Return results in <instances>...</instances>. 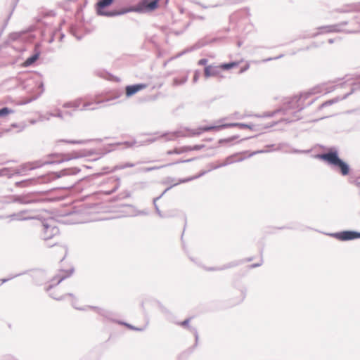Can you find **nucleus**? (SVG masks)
<instances>
[{"label":"nucleus","instance_id":"nucleus-1","mask_svg":"<svg viewBox=\"0 0 360 360\" xmlns=\"http://www.w3.org/2000/svg\"><path fill=\"white\" fill-rule=\"evenodd\" d=\"M79 172L80 169L77 167L66 168L59 172H51L46 175L38 176L37 178H31L17 181L15 185L17 187H27L32 184L47 183L64 176L75 175L78 174Z\"/></svg>","mask_w":360,"mask_h":360},{"label":"nucleus","instance_id":"nucleus-2","mask_svg":"<svg viewBox=\"0 0 360 360\" xmlns=\"http://www.w3.org/2000/svg\"><path fill=\"white\" fill-rule=\"evenodd\" d=\"M317 157L338 171L342 176H345L349 175L351 169L350 167L345 161L340 158L338 150L336 148H329L326 153L319 154Z\"/></svg>","mask_w":360,"mask_h":360},{"label":"nucleus","instance_id":"nucleus-3","mask_svg":"<svg viewBox=\"0 0 360 360\" xmlns=\"http://www.w3.org/2000/svg\"><path fill=\"white\" fill-rule=\"evenodd\" d=\"M46 200L44 193L41 192H30L23 195H14L13 202L22 205L41 203Z\"/></svg>","mask_w":360,"mask_h":360},{"label":"nucleus","instance_id":"nucleus-4","mask_svg":"<svg viewBox=\"0 0 360 360\" xmlns=\"http://www.w3.org/2000/svg\"><path fill=\"white\" fill-rule=\"evenodd\" d=\"M82 155H79L77 152L72 153H51L48 155V160H45L47 165L59 164L65 161H68L72 159H77L81 158Z\"/></svg>","mask_w":360,"mask_h":360},{"label":"nucleus","instance_id":"nucleus-5","mask_svg":"<svg viewBox=\"0 0 360 360\" xmlns=\"http://www.w3.org/2000/svg\"><path fill=\"white\" fill-rule=\"evenodd\" d=\"M160 0H141L136 5V13H146L155 11Z\"/></svg>","mask_w":360,"mask_h":360},{"label":"nucleus","instance_id":"nucleus-6","mask_svg":"<svg viewBox=\"0 0 360 360\" xmlns=\"http://www.w3.org/2000/svg\"><path fill=\"white\" fill-rule=\"evenodd\" d=\"M47 165L45 160H37L32 162H26L18 167L14 168V174L18 175H23L26 172L33 170L36 168H39L44 165Z\"/></svg>","mask_w":360,"mask_h":360},{"label":"nucleus","instance_id":"nucleus-7","mask_svg":"<svg viewBox=\"0 0 360 360\" xmlns=\"http://www.w3.org/2000/svg\"><path fill=\"white\" fill-rule=\"evenodd\" d=\"M330 236L341 241H347L360 238V232L347 230L333 233Z\"/></svg>","mask_w":360,"mask_h":360},{"label":"nucleus","instance_id":"nucleus-8","mask_svg":"<svg viewBox=\"0 0 360 360\" xmlns=\"http://www.w3.org/2000/svg\"><path fill=\"white\" fill-rule=\"evenodd\" d=\"M318 29L320 30L319 32H314L310 34H304L302 37H301V38L307 39L311 37H316L319 34L323 33L340 32L342 31V30L339 28V25H335L322 26L319 27Z\"/></svg>","mask_w":360,"mask_h":360},{"label":"nucleus","instance_id":"nucleus-9","mask_svg":"<svg viewBox=\"0 0 360 360\" xmlns=\"http://www.w3.org/2000/svg\"><path fill=\"white\" fill-rule=\"evenodd\" d=\"M43 239L47 240L59 233V229L53 224L43 223Z\"/></svg>","mask_w":360,"mask_h":360},{"label":"nucleus","instance_id":"nucleus-10","mask_svg":"<svg viewBox=\"0 0 360 360\" xmlns=\"http://www.w3.org/2000/svg\"><path fill=\"white\" fill-rule=\"evenodd\" d=\"M114 0H99L96 4L97 14L102 16L111 17L112 11H104L103 9L110 6Z\"/></svg>","mask_w":360,"mask_h":360},{"label":"nucleus","instance_id":"nucleus-11","mask_svg":"<svg viewBox=\"0 0 360 360\" xmlns=\"http://www.w3.org/2000/svg\"><path fill=\"white\" fill-rule=\"evenodd\" d=\"M356 91H357V87H355V86H354V85H352V88H351L350 91H349L348 93L345 94L342 97L337 96V97H335L334 98L328 100V101L323 102L322 104H321L319 105V109L321 110L322 108L328 107L329 105H333L334 103H338L340 101L346 99L349 95H351L352 94H353Z\"/></svg>","mask_w":360,"mask_h":360},{"label":"nucleus","instance_id":"nucleus-12","mask_svg":"<svg viewBox=\"0 0 360 360\" xmlns=\"http://www.w3.org/2000/svg\"><path fill=\"white\" fill-rule=\"evenodd\" d=\"M74 271V269H70L68 271H62L61 273H60L58 275H57L56 276H55L53 279H52V282H54V281H56V284H50L49 285H48L46 288V292H49L53 286L54 285H58L60 283H61L63 280H65V278H68L69 276H70L72 273Z\"/></svg>","mask_w":360,"mask_h":360},{"label":"nucleus","instance_id":"nucleus-13","mask_svg":"<svg viewBox=\"0 0 360 360\" xmlns=\"http://www.w3.org/2000/svg\"><path fill=\"white\" fill-rule=\"evenodd\" d=\"M302 96H295L293 98H291L290 100L286 103L287 109H295L297 108L298 110L295 112L294 117L295 120H299L300 117L297 115V113L300 112L304 107L300 106L299 102L301 100Z\"/></svg>","mask_w":360,"mask_h":360},{"label":"nucleus","instance_id":"nucleus-14","mask_svg":"<svg viewBox=\"0 0 360 360\" xmlns=\"http://www.w3.org/2000/svg\"><path fill=\"white\" fill-rule=\"evenodd\" d=\"M148 86L146 84H135L132 85H127L125 87V94L127 97H131L139 91L146 89Z\"/></svg>","mask_w":360,"mask_h":360},{"label":"nucleus","instance_id":"nucleus-15","mask_svg":"<svg viewBox=\"0 0 360 360\" xmlns=\"http://www.w3.org/2000/svg\"><path fill=\"white\" fill-rule=\"evenodd\" d=\"M30 212H31V211L28 210H22L19 212L10 214L8 216V217L10 218L11 220H13V221H25V220H30V219H35L34 217H32V216L24 217L25 214H27Z\"/></svg>","mask_w":360,"mask_h":360},{"label":"nucleus","instance_id":"nucleus-16","mask_svg":"<svg viewBox=\"0 0 360 360\" xmlns=\"http://www.w3.org/2000/svg\"><path fill=\"white\" fill-rule=\"evenodd\" d=\"M191 319H192V317H189V318L186 319L184 321H183L181 322H176V324L181 326L183 328H188L190 331H191L193 333V335L195 336V345L196 346L198 344V339H199V335H198L197 329L189 326V323Z\"/></svg>","mask_w":360,"mask_h":360},{"label":"nucleus","instance_id":"nucleus-17","mask_svg":"<svg viewBox=\"0 0 360 360\" xmlns=\"http://www.w3.org/2000/svg\"><path fill=\"white\" fill-rule=\"evenodd\" d=\"M241 263L242 262L233 261L219 266L205 267V269L207 271H224L228 269L236 267Z\"/></svg>","mask_w":360,"mask_h":360},{"label":"nucleus","instance_id":"nucleus-18","mask_svg":"<svg viewBox=\"0 0 360 360\" xmlns=\"http://www.w3.org/2000/svg\"><path fill=\"white\" fill-rule=\"evenodd\" d=\"M220 74L219 68L217 66L207 65L204 69V75L206 78L216 77Z\"/></svg>","mask_w":360,"mask_h":360},{"label":"nucleus","instance_id":"nucleus-19","mask_svg":"<svg viewBox=\"0 0 360 360\" xmlns=\"http://www.w3.org/2000/svg\"><path fill=\"white\" fill-rule=\"evenodd\" d=\"M83 99L82 98H78L72 101H68L63 103V107L65 108H72L74 109H77L82 104Z\"/></svg>","mask_w":360,"mask_h":360},{"label":"nucleus","instance_id":"nucleus-20","mask_svg":"<svg viewBox=\"0 0 360 360\" xmlns=\"http://www.w3.org/2000/svg\"><path fill=\"white\" fill-rule=\"evenodd\" d=\"M186 135L181 131H175L171 133L163 134L162 136L166 137L167 141H172L178 137L186 136Z\"/></svg>","mask_w":360,"mask_h":360},{"label":"nucleus","instance_id":"nucleus-21","mask_svg":"<svg viewBox=\"0 0 360 360\" xmlns=\"http://www.w3.org/2000/svg\"><path fill=\"white\" fill-rule=\"evenodd\" d=\"M275 124V123L272 124L270 126H264V127H259V125H255L252 124H245V123H240L239 128L240 129H249L251 130L257 131L262 129H267L270 127H272Z\"/></svg>","mask_w":360,"mask_h":360},{"label":"nucleus","instance_id":"nucleus-22","mask_svg":"<svg viewBox=\"0 0 360 360\" xmlns=\"http://www.w3.org/2000/svg\"><path fill=\"white\" fill-rule=\"evenodd\" d=\"M220 129H221V125L205 126V127H200L198 129V131L193 132L192 134L193 135H198V134H201L202 132H204V131H211V130H220Z\"/></svg>","mask_w":360,"mask_h":360},{"label":"nucleus","instance_id":"nucleus-23","mask_svg":"<svg viewBox=\"0 0 360 360\" xmlns=\"http://www.w3.org/2000/svg\"><path fill=\"white\" fill-rule=\"evenodd\" d=\"M39 52H37L28 57L23 63L24 67H29L33 65L39 58Z\"/></svg>","mask_w":360,"mask_h":360},{"label":"nucleus","instance_id":"nucleus-24","mask_svg":"<svg viewBox=\"0 0 360 360\" xmlns=\"http://www.w3.org/2000/svg\"><path fill=\"white\" fill-rule=\"evenodd\" d=\"M14 174V168L3 167L0 169V176H6L11 178Z\"/></svg>","mask_w":360,"mask_h":360},{"label":"nucleus","instance_id":"nucleus-25","mask_svg":"<svg viewBox=\"0 0 360 360\" xmlns=\"http://www.w3.org/2000/svg\"><path fill=\"white\" fill-rule=\"evenodd\" d=\"M190 148H186V146H182L180 148H176L173 150H169L167 152V155H173V154H181L184 153L188 152Z\"/></svg>","mask_w":360,"mask_h":360},{"label":"nucleus","instance_id":"nucleus-26","mask_svg":"<svg viewBox=\"0 0 360 360\" xmlns=\"http://www.w3.org/2000/svg\"><path fill=\"white\" fill-rule=\"evenodd\" d=\"M103 101H98V100H96L94 102H85L83 104V107L79 110L81 111H84V110H94L96 109H97V108L96 107H94V108H89L92 104L95 103V104H99L101 103H102Z\"/></svg>","mask_w":360,"mask_h":360},{"label":"nucleus","instance_id":"nucleus-27","mask_svg":"<svg viewBox=\"0 0 360 360\" xmlns=\"http://www.w3.org/2000/svg\"><path fill=\"white\" fill-rule=\"evenodd\" d=\"M207 172L208 171H202L197 175L190 176L188 178H185V179H179V183H186V182L191 181L192 180L200 178V177L202 176L203 175H205Z\"/></svg>","mask_w":360,"mask_h":360},{"label":"nucleus","instance_id":"nucleus-28","mask_svg":"<svg viewBox=\"0 0 360 360\" xmlns=\"http://www.w3.org/2000/svg\"><path fill=\"white\" fill-rule=\"evenodd\" d=\"M136 144V141H124V142H117L114 144H112L111 146L115 147V146H124V148H131Z\"/></svg>","mask_w":360,"mask_h":360},{"label":"nucleus","instance_id":"nucleus-29","mask_svg":"<svg viewBox=\"0 0 360 360\" xmlns=\"http://www.w3.org/2000/svg\"><path fill=\"white\" fill-rule=\"evenodd\" d=\"M238 63L237 62L225 63H222L220 65V68L224 70H229L232 69L234 67H236L238 65Z\"/></svg>","mask_w":360,"mask_h":360},{"label":"nucleus","instance_id":"nucleus-30","mask_svg":"<svg viewBox=\"0 0 360 360\" xmlns=\"http://www.w3.org/2000/svg\"><path fill=\"white\" fill-rule=\"evenodd\" d=\"M172 165V164H167V165H161V166H154V167H144V168L141 169V171L145 172H150V171H153V170L160 169L165 167L171 166Z\"/></svg>","mask_w":360,"mask_h":360},{"label":"nucleus","instance_id":"nucleus-31","mask_svg":"<svg viewBox=\"0 0 360 360\" xmlns=\"http://www.w3.org/2000/svg\"><path fill=\"white\" fill-rule=\"evenodd\" d=\"M14 111L8 108V107H3L0 108V117H6V115L13 113Z\"/></svg>","mask_w":360,"mask_h":360},{"label":"nucleus","instance_id":"nucleus-32","mask_svg":"<svg viewBox=\"0 0 360 360\" xmlns=\"http://www.w3.org/2000/svg\"><path fill=\"white\" fill-rule=\"evenodd\" d=\"M86 307L95 310L98 314L103 316H107V315L108 314V312L106 310L101 309L98 307L87 306Z\"/></svg>","mask_w":360,"mask_h":360},{"label":"nucleus","instance_id":"nucleus-33","mask_svg":"<svg viewBox=\"0 0 360 360\" xmlns=\"http://www.w3.org/2000/svg\"><path fill=\"white\" fill-rule=\"evenodd\" d=\"M281 111V109H278L277 110L273 112H264L263 115H255L257 117H271L276 115L277 112Z\"/></svg>","mask_w":360,"mask_h":360},{"label":"nucleus","instance_id":"nucleus-34","mask_svg":"<svg viewBox=\"0 0 360 360\" xmlns=\"http://www.w3.org/2000/svg\"><path fill=\"white\" fill-rule=\"evenodd\" d=\"M202 46V44H200V43H196L195 44H194L193 46L190 47V48H188L186 49L185 51H184L181 53H180L179 55L181 56L182 54L184 53H188V52H191L192 51H194V50H196V49H198L200 48H201Z\"/></svg>","mask_w":360,"mask_h":360},{"label":"nucleus","instance_id":"nucleus-35","mask_svg":"<svg viewBox=\"0 0 360 360\" xmlns=\"http://www.w3.org/2000/svg\"><path fill=\"white\" fill-rule=\"evenodd\" d=\"M50 297H51L54 300H63L64 298H65V295H63V296H58L57 295H56L55 293H50L49 294ZM65 296H70V297H72L73 298H75V296L72 294V293H68V294H66Z\"/></svg>","mask_w":360,"mask_h":360},{"label":"nucleus","instance_id":"nucleus-36","mask_svg":"<svg viewBox=\"0 0 360 360\" xmlns=\"http://www.w3.org/2000/svg\"><path fill=\"white\" fill-rule=\"evenodd\" d=\"M59 141L60 142H65V143H72V144H82V143H85L84 141H82V140H65V139H62V140H60Z\"/></svg>","mask_w":360,"mask_h":360},{"label":"nucleus","instance_id":"nucleus-37","mask_svg":"<svg viewBox=\"0 0 360 360\" xmlns=\"http://www.w3.org/2000/svg\"><path fill=\"white\" fill-rule=\"evenodd\" d=\"M70 32L76 37L77 40L82 39V36L77 35V29L75 26L72 25L70 27Z\"/></svg>","mask_w":360,"mask_h":360},{"label":"nucleus","instance_id":"nucleus-38","mask_svg":"<svg viewBox=\"0 0 360 360\" xmlns=\"http://www.w3.org/2000/svg\"><path fill=\"white\" fill-rule=\"evenodd\" d=\"M127 13V11L125 8H122L120 11H112V13L111 15V17L116 16V15H120Z\"/></svg>","mask_w":360,"mask_h":360},{"label":"nucleus","instance_id":"nucleus-39","mask_svg":"<svg viewBox=\"0 0 360 360\" xmlns=\"http://www.w3.org/2000/svg\"><path fill=\"white\" fill-rule=\"evenodd\" d=\"M237 138H238L237 136H231V137L227 138V139H220L219 141V143H221V144L224 143H229V142H231V141H234Z\"/></svg>","mask_w":360,"mask_h":360},{"label":"nucleus","instance_id":"nucleus-40","mask_svg":"<svg viewBox=\"0 0 360 360\" xmlns=\"http://www.w3.org/2000/svg\"><path fill=\"white\" fill-rule=\"evenodd\" d=\"M239 124H240V123H238V122L226 123V124H221V129H226V128H229V127H239Z\"/></svg>","mask_w":360,"mask_h":360},{"label":"nucleus","instance_id":"nucleus-41","mask_svg":"<svg viewBox=\"0 0 360 360\" xmlns=\"http://www.w3.org/2000/svg\"><path fill=\"white\" fill-rule=\"evenodd\" d=\"M154 205V207H155V212L156 213L158 214V216L161 218H165V217H167V216L165 215L162 214V212L160 211V210L159 209V207L158 205H157V203H155L153 204Z\"/></svg>","mask_w":360,"mask_h":360},{"label":"nucleus","instance_id":"nucleus-42","mask_svg":"<svg viewBox=\"0 0 360 360\" xmlns=\"http://www.w3.org/2000/svg\"><path fill=\"white\" fill-rule=\"evenodd\" d=\"M187 80L186 77L182 78L181 79H179L177 78L174 79V85H181L184 84Z\"/></svg>","mask_w":360,"mask_h":360},{"label":"nucleus","instance_id":"nucleus-43","mask_svg":"<svg viewBox=\"0 0 360 360\" xmlns=\"http://www.w3.org/2000/svg\"><path fill=\"white\" fill-rule=\"evenodd\" d=\"M135 166V164L134 163H130V162H127V163H125L124 165H119L117 166V167L118 169H125L127 167H133Z\"/></svg>","mask_w":360,"mask_h":360},{"label":"nucleus","instance_id":"nucleus-44","mask_svg":"<svg viewBox=\"0 0 360 360\" xmlns=\"http://www.w3.org/2000/svg\"><path fill=\"white\" fill-rule=\"evenodd\" d=\"M204 147V145H195L193 146H186V148H190L189 151L191 150H199Z\"/></svg>","mask_w":360,"mask_h":360},{"label":"nucleus","instance_id":"nucleus-45","mask_svg":"<svg viewBox=\"0 0 360 360\" xmlns=\"http://www.w3.org/2000/svg\"><path fill=\"white\" fill-rule=\"evenodd\" d=\"M236 155H232L227 157V158L229 159V161L231 162V164H232L235 162L241 161L243 160V158H240L239 160H236Z\"/></svg>","mask_w":360,"mask_h":360},{"label":"nucleus","instance_id":"nucleus-46","mask_svg":"<svg viewBox=\"0 0 360 360\" xmlns=\"http://www.w3.org/2000/svg\"><path fill=\"white\" fill-rule=\"evenodd\" d=\"M50 115H51V116H53V117H58L60 119H63V114L60 110H58L57 113H56V114L51 113Z\"/></svg>","mask_w":360,"mask_h":360},{"label":"nucleus","instance_id":"nucleus-47","mask_svg":"<svg viewBox=\"0 0 360 360\" xmlns=\"http://www.w3.org/2000/svg\"><path fill=\"white\" fill-rule=\"evenodd\" d=\"M194 160H195V158H190V159H187V160H178V161H176V162H175L174 163H172V165H173L174 164H179V163L190 162H191V161H193Z\"/></svg>","mask_w":360,"mask_h":360},{"label":"nucleus","instance_id":"nucleus-48","mask_svg":"<svg viewBox=\"0 0 360 360\" xmlns=\"http://www.w3.org/2000/svg\"><path fill=\"white\" fill-rule=\"evenodd\" d=\"M351 85H354V86L357 87V91L360 90V78L351 83Z\"/></svg>","mask_w":360,"mask_h":360},{"label":"nucleus","instance_id":"nucleus-49","mask_svg":"<svg viewBox=\"0 0 360 360\" xmlns=\"http://www.w3.org/2000/svg\"><path fill=\"white\" fill-rule=\"evenodd\" d=\"M351 85H354V86L357 87V91L360 90V78L351 83Z\"/></svg>","mask_w":360,"mask_h":360},{"label":"nucleus","instance_id":"nucleus-50","mask_svg":"<svg viewBox=\"0 0 360 360\" xmlns=\"http://www.w3.org/2000/svg\"><path fill=\"white\" fill-rule=\"evenodd\" d=\"M22 274H15V275H14V276H11V277H10V278H3V279H1V283H6V282H7V281H8L9 280H11V279H12V278H15V277H17V276H20V275H22Z\"/></svg>","mask_w":360,"mask_h":360},{"label":"nucleus","instance_id":"nucleus-51","mask_svg":"<svg viewBox=\"0 0 360 360\" xmlns=\"http://www.w3.org/2000/svg\"><path fill=\"white\" fill-rule=\"evenodd\" d=\"M221 167V166H220V164L219 165H214V164H210V169H208V171H211V170H213V169H217L218 168H220Z\"/></svg>","mask_w":360,"mask_h":360},{"label":"nucleus","instance_id":"nucleus-52","mask_svg":"<svg viewBox=\"0 0 360 360\" xmlns=\"http://www.w3.org/2000/svg\"><path fill=\"white\" fill-rule=\"evenodd\" d=\"M208 62V60L207 58H202L198 60V64L199 65H205Z\"/></svg>","mask_w":360,"mask_h":360},{"label":"nucleus","instance_id":"nucleus-53","mask_svg":"<svg viewBox=\"0 0 360 360\" xmlns=\"http://www.w3.org/2000/svg\"><path fill=\"white\" fill-rule=\"evenodd\" d=\"M179 181L176 184H174L173 185L170 186L169 187L167 188L160 195H162V197L167 192L169 189H171L173 186H175L178 184H179Z\"/></svg>","mask_w":360,"mask_h":360},{"label":"nucleus","instance_id":"nucleus-54","mask_svg":"<svg viewBox=\"0 0 360 360\" xmlns=\"http://www.w3.org/2000/svg\"><path fill=\"white\" fill-rule=\"evenodd\" d=\"M72 306L75 309H78V310H81V311H84V310H86V308H81V307H77V303H76V301H75V300L72 301Z\"/></svg>","mask_w":360,"mask_h":360},{"label":"nucleus","instance_id":"nucleus-55","mask_svg":"<svg viewBox=\"0 0 360 360\" xmlns=\"http://www.w3.org/2000/svg\"><path fill=\"white\" fill-rule=\"evenodd\" d=\"M148 212L147 210H141V211H138L135 215L136 216V215H148Z\"/></svg>","mask_w":360,"mask_h":360},{"label":"nucleus","instance_id":"nucleus-56","mask_svg":"<svg viewBox=\"0 0 360 360\" xmlns=\"http://www.w3.org/2000/svg\"><path fill=\"white\" fill-rule=\"evenodd\" d=\"M126 10L127 11V13L136 12V6H131L128 8H126Z\"/></svg>","mask_w":360,"mask_h":360},{"label":"nucleus","instance_id":"nucleus-57","mask_svg":"<svg viewBox=\"0 0 360 360\" xmlns=\"http://www.w3.org/2000/svg\"><path fill=\"white\" fill-rule=\"evenodd\" d=\"M250 68V65L248 64L245 65L243 68H242L239 72V73H243L248 70Z\"/></svg>","mask_w":360,"mask_h":360},{"label":"nucleus","instance_id":"nucleus-58","mask_svg":"<svg viewBox=\"0 0 360 360\" xmlns=\"http://www.w3.org/2000/svg\"><path fill=\"white\" fill-rule=\"evenodd\" d=\"M231 164V162L229 161V159L226 158L223 163L220 164V166L225 167Z\"/></svg>","mask_w":360,"mask_h":360},{"label":"nucleus","instance_id":"nucleus-59","mask_svg":"<svg viewBox=\"0 0 360 360\" xmlns=\"http://www.w3.org/2000/svg\"><path fill=\"white\" fill-rule=\"evenodd\" d=\"M231 164V162L229 161V159L226 158L223 163L220 164V166L225 167Z\"/></svg>","mask_w":360,"mask_h":360},{"label":"nucleus","instance_id":"nucleus-60","mask_svg":"<svg viewBox=\"0 0 360 360\" xmlns=\"http://www.w3.org/2000/svg\"><path fill=\"white\" fill-rule=\"evenodd\" d=\"M262 264V260L259 263H255L250 265L251 269H254L258 266H260Z\"/></svg>","mask_w":360,"mask_h":360},{"label":"nucleus","instance_id":"nucleus-61","mask_svg":"<svg viewBox=\"0 0 360 360\" xmlns=\"http://www.w3.org/2000/svg\"><path fill=\"white\" fill-rule=\"evenodd\" d=\"M122 323V324L125 325V326H126L127 328H129V329H131V330L135 329V326H132V325H131V324H129V323H124V322H122V323Z\"/></svg>","mask_w":360,"mask_h":360},{"label":"nucleus","instance_id":"nucleus-62","mask_svg":"<svg viewBox=\"0 0 360 360\" xmlns=\"http://www.w3.org/2000/svg\"><path fill=\"white\" fill-rule=\"evenodd\" d=\"M155 141V139H148L146 141H144V142L141 143V144H139V146L144 145L146 143H152V142H153Z\"/></svg>","mask_w":360,"mask_h":360},{"label":"nucleus","instance_id":"nucleus-63","mask_svg":"<svg viewBox=\"0 0 360 360\" xmlns=\"http://www.w3.org/2000/svg\"><path fill=\"white\" fill-rule=\"evenodd\" d=\"M317 46H318V45L316 44V43L313 42L309 46L307 47L306 49L308 50V49H309L311 48H316Z\"/></svg>","mask_w":360,"mask_h":360},{"label":"nucleus","instance_id":"nucleus-64","mask_svg":"<svg viewBox=\"0 0 360 360\" xmlns=\"http://www.w3.org/2000/svg\"><path fill=\"white\" fill-rule=\"evenodd\" d=\"M97 74H98V75L99 77L105 78V75H107L108 73L107 72H98Z\"/></svg>","mask_w":360,"mask_h":360}]
</instances>
